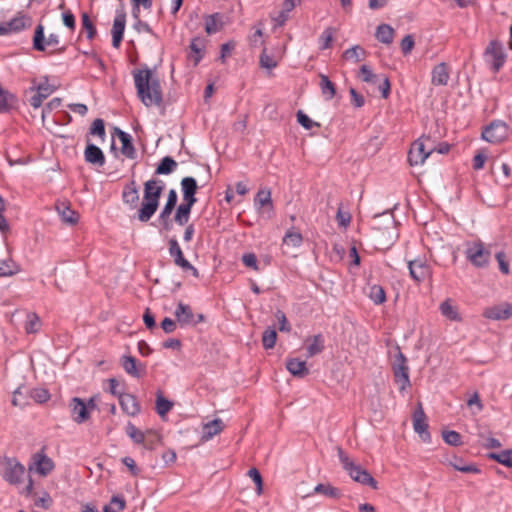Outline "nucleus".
<instances>
[{"label": "nucleus", "instance_id": "f257e3e1", "mask_svg": "<svg viewBox=\"0 0 512 512\" xmlns=\"http://www.w3.org/2000/svg\"><path fill=\"white\" fill-rule=\"evenodd\" d=\"M137 96L146 106H160L163 102L162 88L159 78L148 67L133 71Z\"/></svg>", "mask_w": 512, "mask_h": 512}, {"label": "nucleus", "instance_id": "f03ea898", "mask_svg": "<svg viewBox=\"0 0 512 512\" xmlns=\"http://www.w3.org/2000/svg\"><path fill=\"white\" fill-rule=\"evenodd\" d=\"M165 184L160 179H150L144 183L143 200L138 210L137 218L141 222H148L159 207V200Z\"/></svg>", "mask_w": 512, "mask_h": 512}, {"label": "nucleus", "instance_id": "7ed1b4c3", "mask_svg": "<svg viewBox=\"0 0 512 512\" xmlns=\"http://www.w3.org/2000/svg\"><path fill=\"white\" fill-rule=\"evenodd\" d=\"M338 456L343 469L354 481L370 486L372 489H378V483L371 474L360 465L355 464L341 448H338Z\"/></svg>", "mask_w": 512, "mask_h": 512}, {"label": "nucleus", "instance_id": "20e7f679", "mask_svg": "<svg viewBox=\"0 0 512 512\" xmlns=\"http://www.w3.org/2000/svg\"><path fill=\"white\" fill-rule=\"evenodd\" d=\"M483 56L494 73L501 70L507 59L503 44L499 40H491L485 48Z\"/></svg>", "mask_w": 512, "mask_h": 512}, {"label": "nucleus", "instance_id": "39448f33", "mask_svg": "<svg viewBox=\"0 0 512 512\" xmlns=\"http://www.w3.org/2000/svg\"><path fill=\"white\" fill-rule=\"evenodd\" d=\"M25 475V467L15 457H4L2 462V478L11 485L22 482Z\"/></svg>", "mask_w": 512, "mask_h": 512}, {"label": "nucleus", "instance_id": "423d86ee", "mask_svg": "<svg viewBox=\"0 0 512 512\" xmlns=\"http://www.w3.org/2000/svg\"><path fill=\"white\" fill-rule=\"evenodd\" d=\"M392 371L394 381L397 385H399L400 392H403L406 390V388L410 387V369L405 354H395V358L392 362Z\"/></svg>", "mask_w": 512, "mask_h": 512}, {"label": "nucleus", "instance_id": "0eeeda50", "mask_svg": "<svg viewBox=\"0 0 512 512\" xmlns=\"http://www.w3.org/2000/svg\"><path fill=\"white\" fill-rule=\"evenodd\" d=\"M465 256L467 260L470 261L471 264L475 267L484 268L489 264L491 252L486 249L484 247V243L479 240L472 243H467Z\"/></svg>", "mask_w": 512, "mask_h": 512}, {"label": "nucleus", "instance_id": "6e6552de", "mask_svg": "<svg viewBox=\"0 0 512 512\" xmlns=\"http://www.w3.org/2000/svg\"><path fill=\"white\" fill-rule=\"evenodd\" d=\"M20 394L29 395L30 399L34 400L36 403L39 404L46 403L51 397L50 392L46 388H29L27 386L22 385L19 386L13 393L12 404L14 406H25L28 404V401H22L20 398H18L17 395Z\"/></svg>", "mask_w": 512, "mask_h": 512}, {"label": "nucleus", "instance_id": "1a4fd4ad", "mask_svg": "<svg viewBox=\"0 0 512 512\" xmlns=\"http://www.w3.org/2000/svg\"><path fill=\"white\" fill-rule=\"evenodd\" d=\"M508 137V126L504 121L494 120L482 131V139L489 143H500Z\"/></svg>", "mask_w": 512, "mask_h": 512}, {"label": "nucleus", "instance_id": "9d476101", "mask_svg": "<svg viewBox=\"0 0 512 512\" xmlns=\"http://www.w3.org/2000/svg\"><path fill=\"white\" fill-rule=\"evenodd\" d=\"M425 141H430V138H419L411 146L408 152V162L411 166L423 164L428 156L433 152V148L426 147Z\"/></svg>", "mask_w": 512, "mask_h": 512}, {"label": "nucleus", "instance_id": "9b49d317", "mask_svg": "<svg viewBox=\"0 0 512 512\" xmlns=\"http://www.w3.org/2000/svg\"><path fill=\"white\" fill-rule=\"evenodd\" d=\"M59 36L57 34L51 33L48 38H45L44 34V26L42 24H38L34 31L33 36V49L39 52H43L46 49V45L48 46H57L59 44Z\"/></svg>", "mask_w": 512, "mask_h": 512}, {"label": "nucleus", "instance_id": "f8f14e48", "mask_svg": "<svg viewBox=\"0 0 512 512\" xmlns=\"http://www.w3.org/2000/svg\"><path fill=\"white\" fill-rule=\"evenodd\" d=\"M126 26V13L123 10H117L116 16L113 21L112 33V46L119 48L123 40V35Z\"/></svg>", "mask_w": 512, "mask_h": 512}, {"label": "nucleus", "instance_id": "ddd939ff", "mask_svg": "<svg viewBox=\"0 0 512 512\" xmlns=\"http://www.w3.org/2000/svg\"><path fill=\"white\" fill-rule=\"evenodd\" d=\"M412 418L414 431L418 433L424 441L429 440L430 433L428 432V423L421 403H419L414 410Z\"/></svg>", "mask_w": 512, "mask_h": 512}, {"label": "nucleus", "instance_id": "4468645a", "mask_svg": "<svg viewBox=\"0 0 512 512\" xmlns=\"http://www.w3.org/2000/svg\"><path fill=\"white\" fill-rule=\"evenodd\" d=\"M113 136H117L120 140L122 146H121V153L127 157L128 159H135L137 157L136 149L133 145V139L130 134L127 132H124L118 127H115L112 133Z\"/></svg>", "mask_w": 512, "mask_h": 512}, {"label": "nucleus", "instance_id": "2eb2a0df", "mask_svg": "<svg viewBox=\"0 0 512 512\" xmlns=\"http://www.w3.org/2000/svg\"><path fill=\"white\" fill-rule=\"evenodd\" d=\"M175 317L177 321L183 325H195L204 319L202 314H198L197 319H195V315L191 307L189 305L183 304L182 302H180L176 307Z\"/></svg>", "mask_w": 512, "mask_h": 512}, {"label": "nucleus", "instance_id": "dca6fc26", "mask_svg": "<svg viewBox=\"0 0 512 512\" xmlns=\"http://www.w3.org/2000/svg\"><path fill=\"white\" fill-rule=\"evenodd\" d=\"M84 159L88 164L96 167H102L105 164V155L103 151L95 144L87 139V144L84 150Z\"/></svg>", "mask_w": 512, "mask_h": 512}, {"label": "nucleus", "instance_id": "f3484780", "mask_svg": "<svg viewBox=\"0 0 512 512\" xmlns=\"http://www.w3.org/2000/svg\"><path fill=\"white\" fill-rule=\"evenodd\" d=\"M32 460L36 467V472L41 476H47L55 467L52 459L45 454L44 448L33 454Z\"/></svg>", "mask_w": 512, "mask_h": 512}, {"label": "nucleus", "instance_id": "a211bd4d", "mask_svg": "<svg viewBox=\"0 0 512 512\" xmlns=\"http://www.w3.org/2000/svg\"><path fill=\"white\" fill-rule=\"evenodd\" d=\"M181 190L183 194V202L194 205L197 202L196 193L198 184L194 177L187 176L181 180Z\"/></svg>", "mask_w": 512, "mask_h": 512}, {"label": "nucleus", "instance_id": "6ab92c4d", "mask_svg": "<svg viewBox=\"0 0 512 512\" xmlns=\"http://www.w3.org/2000/svg\"><path fill=\"white\" fill-rule=\"evenodd\" d=\"M70 409L73 420L78 424H81L90 418V411L88 410L87 405L81 398H72L70 403Z\"/></svg>", "mask_w": 512, "mask_h": 512}, {"label": "nucleus", "instance_id": "aec40b11", "mask_svg": "<svg viewBox=\"0 0 512 512\" xmlns=\"http://www.w3.org/2000/svg\"><path fill=\"white\" fill-rule=\"evenodd\" d=\"M483 316L492 320H506L512 316V305L503 303L493 307L486 308Z\"/></svg>", "mask_w": 512, "mask_h": 512}, {"label": "nucleus", "instance_id": "412c9836", "mask_svg": "<svg viewBox=\"0 0 512 512\" xmlns=\"http://www.w3.org/2000/svg\"><path fill=\"white\" fill-rule=\"evenodd\" d=\"M450 78V70L445 62L437 64L431 72V83L435 86L447 85Z\"/></svg>", "mask_w": 512, "mask_h": 512}, {"label": "nucleus", "instance_id": "4be33fe9", "mask_svg": "<svg viewBox=\"0 0 512 512\" xmlns=\"http://www.w3.org/2000/svg\"><path fill=\"white\" fill-rule=\"evenodd\" d=\"M300 2L301 0H284L281 10L278 12L277 16L272 18L274 21V28L284 26L289 18V13L296 7V5L300 4Z\"/></svg>", "mask_w": 512, "mask_h": 512}, {"label": "nucleus", "instance_id": "5701e85b", "mask_svg": "<svg viewBox=\"0 0 512 512\" xmlns=\"http://www.w3.org/2000/svg\"><path fill=\"white\" fill-rule=\"evenodd\" d=\"M119 404L122 410L130 416H135L140 412V406L135 396L123 393L119 395Z\"/></svg>", "mask_w": 512, "mask_h": 512}, {"label": "nucleus", "instance_id": "b1692460", "mask_svg": "<svg viewBox=\"0 0 512 512\" xmlns=\"http://www.w3.org/2000/svg\"><path fill=\"white\" fill-rule=\"evenodd\" d=\"M410 276L417 282L423 281L429 274V266L421 260L409 261Z\"/></svg>", "mask_w": 512, "mask_h": 512}, {"label": "nucleus", "instance_id": "393cba45", "mask_svg": "<svg viewBox=\"0 0 512 512\" xmlns=\"http://www.w3.org/2000/svg\"><path fill=\"white\" fill-rule=\"evenodd\" d=\"M55 208L64 223L75 225L78 223L79 215L70 208L67 202H57Z\"/></svg>", "mask_w": 512, "mask_h": 512}, {"label": "nucleus", "instance_id": "a878e982", "mask_svg": "<svg viewBox=\"0 0 512 512\" xmlns=\"http://www.w3.org/2000/svg\"><path fill=\"white\" fill-rule=\"evenodd\" d=\"M169 254L173 258L175 265L180 268L190 267V262L185 259L181 247L175 238L169 240Z\"/></svg>", "mask_w": 512, "mask_h": 512}, {"label": "nucleus", "instance_id": "bb28decb", "mask_svg": "<svg viewBox=\"0 0 512 512\" xmlns=\"http://www.w3.org/2000/svg\"><path fill=\"white\" fill-rule=\"evenodd\" d=\"M32 24V18L28 15L19 12L14 18L6 22L7 29L10 32H19L24 30L26 27H30Z\"/></svg>", "mask_w": 512, "mask_h": 512}, {"label": "nucleus", "instance_id": "cd10ccee", "mask_svg": "<svg viewBox=\"0 0 512 512\" xmlns=\"http://www.w3.org/2000/svg\"><path fill=\"white\" fill-rule=\"evenodd\" d=\"M122 200L125 204L129 205L130 208L137 207L139 202V193L134 180L124 186Z\"/></svg>", "mask_w": 512, "mask_h": 512}, {"label": "nucleus", "instance_id": "c85d7f7f", "mask_svg": "<svg viewBox=\"0 0 512 512\" xmlns=\"http://www.w3.org/2000/svg\"><path fill=\"white\" fill-rule=\"evenodd\" d=\"M287 370L296 377H304L309 374V369L306 365L305 360H300L299 358H289L286 361Z\"/></svg>", "mask_w": 512, "mask_h": 512}, {"label": "nucleus", "instance_id": "c756f323", "mask_svg": "<svg viewBox=\"0 0 512 512\" xmlns=\"http://www.w3.org/2000/svg\"><path fill=\"white\" fill-rule=\"evenodd\" d=\"M224 429V423L221 419L216 418L203 425L202 440L208 441L215 435L221 433Z\"/></svg>", "mask_w": 512, "mask_h": 512}, {"label": "nucleus", "instance_id": "7c9ffc66", "mask_svg": "<svg viewBox=\"0 0 512 512\" xmlns=\"http://www.w3.org/2000/svg\"><path fill=\"white\" fill-rule=\"evenodd\" d=\"M254 204L268 213L273 211V203L271 199V191L269 189H261L254 198Z\"/></svg>", "mask_w": 512, "mask_h": 512}, {"label": "nucleus", "instance_id": "2f4dec72", "mask_svg": "<svg viewBox=\"0 0 512 512\" xmlns=\"http://www.w3.org/2000/svg\"><path fill=\"white\" fill-rule=\"evenodd\" d=\"M205 32L208 35L219 32L223 27L222 16L219 13H214L205 16Z\"/></svg>", "mask_w": 512, "mask_h": 512}, {"label": "nucleus", "instance_id": "473e14b6", "mask_svg": "<svg viewBox=\"0 0 512 512\" xmlns=\"http://www.w3.org/2000/svg\"><path fill=\"white\" fill-rule=\"evenodd\" d=\"M121 365L123 369L128 373L129 375L133 377H139L140 376V367L141 364L139 361L131 356V355H124L121 358Z\"/></svg>", "mask_w": 512, "mask_h": 512}, {"label": "nucleus", "instance_id": "72a5a7b5", "mask_svg": "<svg viewBox=\"0 0 512 512\" xmlns=\"http://www.w3.org/2000/svg\"><path fill=\"white\" fill-rule=\"evenodd\" d=\"M395 35L394 29L388 24H380L376 28L375 37L383 44H391Z\"/></svg>", "mask_w": 512, "mask_h": 512}, {"label": "nucleus", "instance_id": "f704fd0d", "mask_svg": "<svg viewBox=\"0 0 512 512\" xmlns=\"http://www.w3.org/2000/svg\"><path fill=\"white\" fill-rule=\"evenodd\" d=\"M16 102V96L0 85V113L9 112L15 106Z\"/></svg>", "mask_w": 512, "mask_h": 512}, {"label": "nucleus", "instance_id": "c9c22d12", "mask_svg": "<svg viewBox=\"0 0 512 512\" xmlns=\"http://www.w3.org/2000/svg\"><path fill=\"white\" fill-rule=\"evenodd\" d=\"M178 163L171 157V156H165L163 157L159 164L157 165L155 169L156 175H168L174 172V170L177 168Z\"/></svg>", "mask_w": 512, "mask_h": 512}, {"label": "nucleus", "instance_id": "e433bc0d", "mask_svg": "<svg viewBox=\"0 0 512 512\" xmlns=\"http://www.w3.org/2000/svg\"><path fill=\"white\" fill-rule=\"evenodd\" d=\"M190 49L194 53L193 62L194 66H197L204 57L205 40L200 37H195L190 42Z\"/></svg>", "mask_w": 512, "mask_h": 512}, {"label": "nucleus", "instance_id": "4c0bfd02", "mask_svg": "<svg viewBox=\"0 0 512 512\" xmlns=\"http://www.w3.org/2000/svg\"><path fill=\"white\" fill-rule=\"evenodd\" d=\"M193 206L192 204L183 202L177 207L174 220L178 225L183 226L188 223Z\"/></svg>", "mask_w": 512, "mask_h": 512}, {"label": "nucleus", "instance_id": "58836bf2", "mask_svg": "<svg viewBox=\"0 0 512 512\" xmlns=\"http://www.w3.org/2000/svg\"><path fill=\"white\" fill-rule=\"evenodd\" d=\"M320 88L326 100H331L336 94L335 84L325 74H320Z\"/></svg>", "mask_w": 512, "mask_h": 512}, {"label": "nucleus", "instance_id": "ea45409f", "mask_svg": "<svg viewBox=\"0 0 512 512\" xmlns=\"http://www.w3.org/2000/svg\"><path fill=\"white\" fill-rule=\"evenodd\" d=\"M306 352H322L324 349V338L322 334L308 337L304 342Z\"/></svg>", "mask_w": 512, "mask_h": 512}, {"label": "nucleus", "instance_id": "a19ab883", "mask_svg": "<svg viewBox=\"0 0 512 512\" xmlns=\"http://www.w3.org/2000/svg\"><path fill=\"white\" fill-rule=\"evenodd\" d=\"M313 493L322 494L332 499H338L341 497L340 489L333 487L330 484L319 483L314 487Z\"/></svg>", "mask_w": 512, "mask_h": 512}, {"label": "nucleus", "instance_id": "79ce46f5", "mask_svg": "<svg viewBox=\"0 0 512 512\" xmlns=\"http://www.w3.org/2000/svg\"><path fill=\"white\" fill-rule=\"evenodd\" d=\"M367 52L360 45H354L351 48L345 50L342 57L345 60H353L359 62L365 59Z\"/></svg>", "mask_w": 512, "mask_h": 512}, {"label": "nucleus", "instance_id": "37998d69", "mask_svg": "<svg viewBox=\"0 0 512 512\" xmlns=\"http://www.w3.org/2000/svg\"><path fill=\"white\" fill-rule=\"evenodd\" d=\"M368 297L375 305H380L386 301V292L381 285L375 284L369 287Z\"/></svg>", "mask_w": 512, "mask_h": 512}, {"label": "nucleus", "instance_id": "c03bdc74", "mask_svg": "<svg viewBox=\"0 0 512 512\" xmlns=\"http://www.w3.org/2000/svg\"><path fill=\"white\" fill-rule=\"evenodd\" d=\"M178 196L174 189H171L168 192L167 201L161 210L159 216H162L163 218H168L171 216L172 211L174 210L176 204H177Z\"/></svg>", "mask_w": 512, "mask_h": 512}, {"label": "nucleus", "instance_id": "a18cd8bd", "mask_svg": "<svg viewBox=\"0 0 512 512\" xmlns=\"http://www.w3.org/2000/svg\"><path fill=\"white\" fill-rule=\"evenodd\" d=\"M487 457L489 459L495 460L498 463L506 466V467H512V450H503L500 453H489L487 454Z\"/></svg>", "mask_w": 512, "mask_h": 512}, {"label": "nucleus", "instance_id": "49530a36", "mask_svg": "<svg viewBox=\"0 0 512 512\" xmlns=\"http://www.w3.org/2000/svg\"><path fill=\"white\" fill-rule=\"evenodd\" d=\"M336 29L334 27H327L319 37L320 50L329 49L332 45Z\"/></svg>", "mask_w": 512, "mask_h": 512}, {"label": "nucleus", "instance_id": "de8ad7c7", "mask_svg": "<svg viewBox=\"0 0 512 512\" xmlns=\"http://www.w3.org/2000/svg\"><path fill=\"white\" fill-rule=\"evenodd\" d=\"M24 328L27 333L38 332L41 328V320L39 316L33 312L28 313Z\"/></svg>", "mask_w": 512, "mask_h": 512}, {"label": "nucleus", "instance_id": "09e8293b", "mask_svg": "<svg viewBox=\"0 0 512 512\" xmlns=\"http://www.w3.org/2000/svg\"><path fill=\"white\" fill-rule=\"evenodd\" d=\"M126 433L136 444H143L146 440V432L140 431L131 422H128L126 426Z\"/></svg>", "mask_w": 512, "mask_h": 512}, {"label": "nucleus", "instance_id": "8fccbe9b", "mask_svg": "<svg viewBox=\"0 0 512 512\" xmlns=\"http://www.w3.org/2000/svg\"><path fill=\"white\" fill-rule=\"evenodd\" d=\"M358 77L363 82L370 84H376L379 81V75L375 74L368 65L360 67Z\"/></svg>", "mask_w": 512, "mask_h": 512}, {"label": "nucleus", "instance_id": "3c124183", "mask_svg": "<svg viewBox=\"0 0 512 512\" xmlns=\"http://www.w3.org/2000/svg\"><path fill=\"white\" fill-rule=\"evenodd\" d=\"M89 135L97 136L102 141H104L106 137V130H105V123L104 120L101 118L95 119L90 128H89Z\"/></svg>", "mask_w": 512, "mask_h": 512}, {"label": "nucleus", "instance_id": "603ef678", "mask_svg": "<svg viewBox=\"0 0 512 512\" xmlns=\"http://www.w3.org/2000/svg\"><path fill=\"white\" fill-rule=\"evenodd\" d=\"M173 407V403L162 396L161 393L157 394L156 398V412L164 417Z\"/></svg>", "mask_w": 512, "mask_h": 512}, {"label": "nucleus", "instance_id": "864d4df0", "mask_svg": "<svg viewBox=\"0 0 512 512\" xmlns=\"http://www.w3.org/2000/svg\"><path fill=\"white\" fill-rule=\"evenodd\" d=\"M161 442V435L153 430L146 431V440L143 443L144 448L148 450H155Z\"/></svg>", "mask_w": 512, "mask_h": 512}, {"label": "nucleus", "instance_id": "5fc2aeb1", "mask_svg": "<svg viewBox=\"0 0 512 512\" xmlns=\"http://www.w3.org/2000/svg\"><path fill=\"white\" fill-rule=\"evenodd\" d=\"M81 20H82V27L87 33V38L89 40H92L97 34L95 25L93 24L89 15L86 12L82 13Z\"/></svg>", "mask_w": 512, "mask_h": 512}, {"label": "nucleus", "instance_id": "6e6d98bb", "mask_svg": "<svg viewBox=\"0 0 512 512\" xmlns=\"http://www.w3.org/2000/svg\"><path fill=\"white\" fill-rule=\"evenodd\" d=\"M442 437L445 443L451 446H460L462 444L461 435L454 430H445L442 432Z\"/></svg>", "mask_w": 512, "mask_h": 512}, {"label": "nucleus", "instance_id": "4d7b16f0", "mask_svg": "<svg viewBox=\"0 0 512 512\" xmlns=\"http://www.w3.org/2000/svg\"><path fill=\"white\" fill-rule=\"evenodd\" d=\"M440 311L442 315H444L446 318L450 320L458 319V313L456 311V308L450 303L449 299L441 303Z\"/></svg>", "mask_w": 512, "mask_h": 512}, {"label": "nucleus", "instance_id": "13d9d810", "mask_svg": "<svg viewBox=\"0 0 512 512\" xmlns=\"http://www.w3.org/2000/svg\"><path fill=\"white\" fill-rule=\"evenodd\" d=\"M303 237L299 232L288 231L284 238L283 243L293 247H299L302 244Z\"/></svg>", "mask_w": 512, "mask_h": 512}, {"label": "nucleus", "instance_id": "bf43d9fd", "mask_svg": "<svg viewBox=\"0 0 512 512\" xmlns=\"http://www.w3.org/2000/svg\"><path fill=\"white\" fill-rule=\"evenodd\" d=\"M277 333L274 329H267L263 333L262 344L265 349H272L276 343Z\"/></svg>", "mask_w": 512, "mask_h": 512}, {"label": "nucleus", "instance_id": "052dcab7", "mask_svg": "<svg viewBox=\"0 0 512 512\" xmlns=\"http://www.w3.org/2000/svg\"><path fill=\"white\" fill-rule=\"evenodd\" d=\"M296 116L298 123L306 130H310L314 126L320 127V124L318 122H314L313 120H311L309 116L305 114L302 110H299Z\"/></svg>", "mask_w": 512, "mask_h": 512}, {"label": "nucleus", "instance_id": "680f3d73", "mask_svg": "<svg viewBox=\"0 0 512 512\" xmlns=\"http://www.w3.org/2000/svg\"><path fill=\"white\" fill-rule=\"evenodd\" d=\"M241 260L246 267H249L254 271H259L257 257L254 253L243 254Z\"/></svg>", "mask_w": 512, "mask_h": 512}, {"label": "nucleus", "instance_id": "e2e57ef3", "mask_svg": "<svg viewBox=\"0 0 512 512\" xmlns=\"http://www.w3.org/2000/svg\"><path fill=\"white\" fill-rule=\"evenodd\" d=\"M495 258L499 264V269L504 275L510 273L509 263L506 261V254L503 251L496 253Z\"/></svg>", "mask_w": 512, "mask_h": 512}, {"label": "nucleus", "instance_id": "0e129e2a", "mask_svg": "<svg viewBox=\"0 0 512 512\" xmlns=\"http://www.w3.org/2000/svg\"><path fill=\"white\" fill-rule=\"evenodd\" d=\"M248 476L253 480L257 487V493L261 494L263 487L262 476L257 468H251L248 471Z\"/></svg>", "mask_w": 512, "mask_h": 512}, {"label": "nucleus", "instance_id": "69168bd1", "mask_svg": "<svg viewBox=\"0 0 512 512\" xmlns=\"http://www.w3.org/2000/svg\"><path fill=\"white\" fill-rule=\"evenodd\" d=\"M414 45H415V41H414L413 36L410 34L406 35L400 43V48H401L402 53L404 55H408L414 48Z\"/></svg>", "mask_w": 512, "mask_h": 512}, {"label": "nucleus", "instance_id": "338daca9", "mask_svg": "<svg viewBox=\"0 0 512 512\" xmlns=\"http://www.w3.org/2000/svg\"><path fill=\"white\" fill-rule=\"evenodd\" d=\"M260 66L266 69H273L277 66V61L266 53V49L260 55Z\"/></svg>", "mask_w": 512, "mask_h": 512}, {"label": "nucleus", "instance_id": "774afa93", "mask_svg": "<svg viewBox=\"0 0 512 512\" xmlns=\"http://www.w3.org/2000/svg\"><path fill=\"white\" fill-rule=\"evenodd\" d=\"M336 220L339 226L346 228L351 222V215L349 212H343L341 207H339L336 213Z\"/></svg>", "mask_w": 512, "mask_h": 512}]
</instances>
